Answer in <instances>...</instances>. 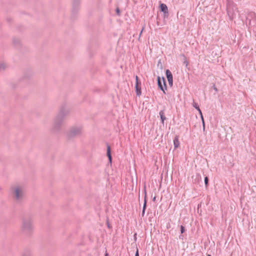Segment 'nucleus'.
Segmentation results:
<instances>
[{"label": "nucleus", "mask_w": 256, "mask_h": 256, "mask_svg": "<svg viewBox=\"0 0 256 256\" xmlns=\"http://www.w3.org/2000/svg\"><path fill=\"white\" fill-rule=\"evenodd\" d=\"M34 226L32 221L29 219H24L22 220L21 227V232L26 235H29L33 232Z\"/></svg>", "instance_id": "1"}, {"label": "nucleus", "mask_w": 256, "mask_h": 256, "mask_svg": "<svg viewBox=\"0 0 256 256\" xmlns=\"http://www.w3.org/2000/svg\"><path fill=\"white\" fill-rule=\"evenodd\" d=\"M12 196L16 200H20L22 197L24 190L22 187L18 186H15L12 188Z\"/></svg>", "instance_id": "2"}, {"label": "nucleus", "mask_w": 256, "mask_h": 256, "mask_svg": "<svg viewBox=\"0 0 256 256\" xmlns=\"http://www.w3.org/2000/svg\"><path fill=\"white\" fill-rule=\"evenodd\" d=\"M158 82L159 88L163 91L164 93H165L164 88L165 89H166V85L164 78V77L161 78L160 76H158Z\"/></svg>", "instance_id": "3"}, {"label": "nucleus", "mask_w": 256, "mask_h": 256, "mask_svg": "<svg viewBox=\"0 0 256 256\" xmlns=\"http://www.w3.org/2000/svg\"><path fill=\"white\" fill-rule=\"evenodd\" d=\"M166 75L169 85L172 86L173 84L172 75L170 70H166Z\"/></svg>", "instance_id": "4"}, {"label": "nucleus", "mask_w": 256, "mask_h": 256, "mask_svg": "<svg viewBox=\"0 0 256 256\" xmlns=\"http://www.w3.org/2000/svg\"><path fill=\"white\" fill-rule=\"evenodd\" d=\"M193 106L196 108L198 110V111L200 115V116H201V118H202V122H203V124L204 126V118H203V116H202V111L201 110H200L198 106V104L196 102H194L193 104Z\"/></svg>", "instance_id": "5"}, {"label": "nucleus", "mask_w": 256, "mask_h": 256, "mask_svg": "<svg viewBox=\"0 0 256 256\" xmlns=\"http://www.w3.org/2000/svg\"><path fill=\"white\" fill-rule=\"evenodd\" d=\"M136 90L137 95L140 96L141 94V88H140V82H136Z\"/></svg>", "instance_id": "6"}, {"label": "nucleus", "mask_w": 256, "mask_h": 256, "mask_svg": "<svg viewBox=\"0 0 256 256\" xmlns=\"http://www.w3.org/2000/svg\"><path fill=\"white\" fill-rule=\"evenodd\" d=\"M160 8L162 12H164V14H168V8L166 4H162L160 5Z\"/></svg>", "instance_id": "7"}, {"label": "nucleus", "mask_w": 256, "mask_h": 256, "mask_svg": "<svg viewBox=\"0 0 256 256\" xmlns=\"http://www.w3.org/2000/svg\"><path fill=\"white\" fill-rule=\"evenodd\" d=\"M107 156L108 158L109 161L110 162H112V156L110 154V146L108 144L107 145Z\"/></svg>", "instance_id": "8"}, {"label": "nucleus", "mask_w": 256, "mask_h": 256, "mask_svg": "<svg viewBox=\"0 0 256 256\" xmlns=\"http://www.w3.org/2000/svg\"><path fill=\"white\" fill-rule=\"evenodd\" d=\"M174 148H177L179 146L180 142L178 139L177 137L175 138L174 140Z\"/></svg>", "instance_id": "9"}, {"label": "nucleus", "mask_w": 256, "mask_h": 256, "mask_svg": "<svg viewBox=\"0 0 256 256\" xmlns=\"http://www.w3.org/2000/svg\"><path fill=\"white\" fill-rule=\"evenodd\" d=\"M160 118L162 121V122H164V120H166V117L164 116V112L163 111H160Z\"/></svg>", "instance_id": "10"}, {"label": "nucleus", "mask_w": 256, "mask_h": 256, "mask_svg": "<svg viewBox=\"0 0 256 256\" xmlns=\"http://www.w3.org/2000/svg\"><path fill=\"white\" fill-rule=\"evenodd\" d=\"M146 202L145 201L144 205V208H143L142 215H144V210H145V209H146Z\"/></svg>", "instance_id": "11"}, {"label": "nucleus", "mask_w": 256, "mask_h": 256, "mask_svg": "<svg viewBox=\"0 0 256 256\" xmlns=\"http://www.w3.org/2000/svg\"><path fill=\"white\" fill-rule=\"evenodd\" d=\"M204 183H205L206 186L208 185V177H206L204 178Z\"/></svg>", "instance_id": "12"}, {"label": "nucleus", "mask_w": 256, "mask_h": 256, "mask_svg": "<svg viewBox=\"0 0 256 256\" xmlns=\"http://www.w3.org/2000/svg\"><path fill=\"white\" fill-rule=\"evenodd\" d=\"M180 230H181V233H183L184 231V227L183 226H181L180 227Z\"/></svg>", "instance_id": "13"}, {"label": "nucleus", "mask_w": 256, "mask_h": 256, "mask_svg": "<svg viewBox=\"0 0 256 256\" xmlns=\"http://www.w3.org/2000/svg\"><path fill=\"white\" fill-rule=\"evenodd\" d=\"M135 256H139L138 248L136 249V253Z\"/></svg>", "instance_id": "14"}, {"label": "nucleus", "mask_w": 256, "mask_h": 256, "mask_svg": "<svg viewBox=\"0 0 256 256\" xmlns=\"http://www.w3.org/2000/svg\"><path fill=\"white\" fill-rule=\"evenodd\" d=\"M136 82H140L138 80V78L137 76H136Z\"/></svg>", "instance_id": "15"}, {"label": "nucleus", "mask_w": 256, "mask_h": 256, "mask_svg": "<svg viewBox=\"0 0 256 256\" xmlns=\"http://www.w3.org/2000/svg\"><path fill=\"white\" fill-rule=\"evenodd\" d=\"M105 256H108V254L107 253L106 254Z\"/></svg>", "instance_id": "16"}, {"label": "nucleus", "mask_w": 256, "mask_h": 256, "mask_svg": "<svg viewBox=\"0 0 256 256\" xmlns=\"http://www.w3.org/2000/svg\"><path fill=\"white\" fill-rule=\"evenodd\" d=\"M207 256H211L210 254H208Z\"/></svg>", "instance_id": "17"}]
</instances>
